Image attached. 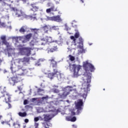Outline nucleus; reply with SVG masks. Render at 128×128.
<instances>
[{
  "label": "nucleus",
  "mask_w": 128,
  "mask_h": 128,
  "mask_svg": "<svg viewBox=\"0 0 128 128\" xmlns=\"http://www.w3.org/2000/svg\"><path fill=\"white\" fill-rule=\"evenodd\" d=\"M18 114V116H21L22 118H24V116H26V112H19Z\"/></svg>",
  "instance_id": "obj_22"
},
{
  "label": "nucleus",
  "mask_w": 128,
  "mask_h": 128,
  "mask_svg": "<svg viewBox=\"0 0 128 128\" xmlns=\"http://www.w3.org/2000/svg\"><path fill=\"white\" fill-rule=\"evenodd\" d=\"M6 24L4 22H0V28H6Z\"/></svg>",
  "instance_id": "obj_29"
},
{
  "label": "nucleus",
  "mask_w": 128,
  "mask_h": 128,
  "mask_svg": "<svg viewBox=\"0 0 128 128\" xmlns=\"http://www.w3.org/2000/svg\"><path fill=\"white\" fill-rule=\"evenodd\" d=\"M36 42H38V44H41V46H44L46 44H50L52 42H58V40H52V38L50 36H46L42 38H41L39 41L36 42V40H32L30 42V46H34L35 44H36Z\"/></svg>",
  "instance_id": "obj_2"
},
{
  "label": "nucleus",
  "mask_w": 128,
  "mask_h": 128,
  "mask_svg": "<svg viewBox=\"0 0 128 128\" xmlns=\"http://www.w3.org/2000/svg\"><path fill=\"white\" fill-rule=\"evenodd\" d=\"M53 20H54V22H62L60 16L58 15L57 16H53Z\"/></svg>",
  "instance_id": "obj_19"
},
{
  "label": "nucleus",
  "mask_w": 128,
  "mask_h": 128,
  "mask_svg": "<svg viewBox=\"0 0 128 128\" xmlns=\"http://www.w3.org/2000/svg\"><path fill=\"white\" fill-rule=\"evenodd\" d=\"M30 6H32V8H30V10H32V12H38V10H40V8L34 4H30Z\"/></svg>",
  "instance_id": "obj_16"
},
{
  "label": "nucleus",
  "mask_w": 128,
  "mask_h": 128,
  "mask_svg": "<svg viewBox=\"0 0 128 128\" xmlns=\"http://www.w3.org/2000/svg\"><path fill=\"white\" fill-rule=\"evenodd\" d=\"M22 0V2H26V0Z\"/></svg>",
  "instance_id": "obj_46"
},
{
  "label": "nucleus",
  "mask_w": 128,
  "mask_h": 128,
  "mask_svg": "<svg viewBox=\"0 0 128 128\" xmlns=\"http://www.w3.org/2000/svg\"><path fill=\"white\" fill-rule=\"evenodd\" d=\"M83 68L86 74H84L82 78L83 80H86V81H84V82L82 84L81 90H84V92H85V94H87L88 92L90 90L88 88H90V83L92 82V76L88 75V72H90V70L91 72H94L96 68H94V66L92 64L88 62V60H86L83 62Z\"/></svg>",
  "instance_id": "obj_1"
},
{
  "label": "nucleus",
  "mask_w": 128,
  "mask_h": 128,
  "mask_svg": "<svg viewBox=\"0 0 128 128\" xmlns=\"http://www.w3.org/2000/svg\"><path fill=\"white\" fill-rule=\"evenodd\" d=\"M53 92L55 94H58V92H60V90H58V89H56V88H54V89Z\"/></svg>",
  "instance_id": "obj_33"
},
{
  "label": "nucleus",
  "mask_w": 128,
  "mask_h": 128,
  "mask_svg": "<svg viewBox=\"0 0 128 128\" xmlns=\"http://www.w3.org/2000/svg\"><path fill=\"white\" fill-rule=\"evenodd\" d=\"M70 92H72V87L66 88L64 92L62 94L60 95L61 98H66L70 94Z\"/></svg>",
  "instance_id": "obj_8"
},
{
  "label": "nucleus",
  "mask_w": 128,
  "mask_h": 128,
  "mask_svg": "<svg viewBox=\"0 0 128 128\" xmlns=\"http://www.w3.org/2000/svg\"><path fill=\"white\" fill-rule=\"evenodd\" d=\"M42 2H44L46 0H47V2H50V0H42Z\"/></svg>",
  "instance_id": "obj_44"
},
{
  "label": "nucleus",
  "mask_w": 128,
  "mask_h": 128,
  "mask_svg": "<svg viewBox=\"0 0 128 128\" xmlns=\"http://www.w3.org/2000/svg\"><path fill=\"white\" fill-rule=\"evenodd\" d=\"M80 2H82V4H84V0H80Z\"/></svg>",
  "instance_id": "obj_48"
},
{
  "label": "nucleus",
  "mask_w": 128,
  "mask_h": 128,
  "mask_svg": "<svg viewBox=\"0 0 128 128\" xmlns=\"http://www.w3.org/2000/svg\"><path fill=\"white\" fill-rule=\"evenodd\" d=\"M41 100L42 102H44V100H48V96H43Z\"/></svg>",
  "instance_id": "obj_27"
},
{
  "label": "nucleus",
  "mask_w": 128,
  "mask_h": 128,
  "mask_svg": "<svg viewBox=\"0 0 128 128\" xmlns=\"http://www.w3.org/2000/svg\"><path fill=\"white\" fill-rule=\"evenodd\" d=\"M44 89H40V88H38V93L40 94V92H44Z\"/></svg>",
  "instance_id": "obj_36"
},
{
  "label": "nucleus",
  "mask_w": 128,
  "mask_h": 128,
  "mask_svg": "<svg viewBox=\"0 0 128 128\" xmlns=\"http://www.w3.org/2000/svg\"><path fill=\"white\" fill-rule=\"evenodd\" d=\"M70 38L73 40L74 46L79 44L78 48H82V47L80 44H82V46L84 44V39H82V38L80 37V32H76L74 36H70Z\"/></svg>",
  "instance_id": "obj_3"
},
{
  "label": "nucleus",
  "mask_w": 128,
  "mask_h": 128,
  "mask_svg": "<svg viewBox=\"0 0 128 128\" xmlns=\"http://www.w3.org/2000/svg\"><path fill=\"white\" fill-rule=\"evenodd\" d=\"M68 56L70 58V60H71V62H74V60H76V58H74V56H72L71 54H70Z\"/></svg>",
  "instance_id": "obj_26"
},
{
  "label": "nucleus",
  "mask_w": 128,
  "mask_h": 128,
  "mask_svg": "<svg viewBox=\"0 0 128 128\" xmlns=\"http://www.w3.org/2000/svg\"><path fill=\"white\" fill-rule=\"evenodd\" d=\"M17 60L18 64H22V62L23 64H28V62H30V58L24 57L22 58H19Z\"/></svg>",
  "instance_id": "obj_13"
},
{
  "label": "nucleus",
  "mask_w": 128,
  "mask_h": 128,
  "mask_svg": "<svg viewBox=\"0 0 128 128\" xmlns=\"http://www.w3.org/2000/svg\"><path fill=\"white\" fill-rule=\"evenodd\" d=\"M44 122H42V126L44 128H50V126H52V124L48 123L50 122V120H52V116L50 115L44 114Z\"/></svg>",
  "instance_id": "obj_5"
},
{
  "label": "nucleus",
  "mask_w": 128,
  "mask_h": 128,
  "mask_svg": "<svg viewBox=\"0 0 128 128\" xmlns=\"http://www.w3.org/2000/svg\"><path fill=\"white\" fill-rule=\"evenodd\" d=\"M50 9L51 10V11L52 12H56V10H56V8H54V6H52Z\"/></svg>",
  "instance_id": "obj_28"
},
{
  "label": "nucleus",
  "mask_w": 128,
  "mask_h": 128,
  "mask_svg": "<svg viewBox=\"0 0 128 128\" xmlns=\"http://www.w3.org/2000/svg\"><path fill=\"white\" fill-rule=\"evenodd\" d=\"M10 70H11L12 74H14V72H16V68L14 67V66H12H12L10 68Z\"/></svg>",
  "instance_id": "obj_25"
},
{
  "label": "nucleus",
  "mask_w": 128,
  "mask_h": 128,
  "mask_svg": "<svg viewBox=\"0 0 128 128\" xmlns=\"http://www.w3.org/2000/svg\"><path fill=\"white\" fill-rule=\"evenodd\" d=\"M2 0H0V2H2Z\"/></svg>",
  "instance_id": "obj_55"
},
{
  "label": "nucleus",
  "mask_w": 128,
  "mask_h": 128,
  "mask_svg": "<svg viewBox=\"0 0 128 128\" xmlns=\"http://www.w3.org/2000/svg\"><path fill=\"white\" fill-rule=\"evenodd\" d=\"M50 28V25H45L42 27V30L44 31V34H48V31Z\"/></svg>",
  "instance_id": "obj_17"
},
{
  "label": "nucleus",
  "mask_w": 128,
  "mask_h": 128,
  "mask_svg": "<svg viewBox=\"0 0 128 128\" xmlns=\"http://www.w3.org/2000/svg\"><path fill=\"white\" fill-rule=\"evenodd\" d=\"M32 33H30L29 34H28L26 36V38L28 40H30V38H32Z\"/></svg>",
  "instance_id": "obj_23"
},
{
  "label": "nucleus",
  "mask_w": 128,
  "mask_h": 128,
  "mask_svg": "<svg viewBox=\"0 0 128 128\" xmlns=\"http://www.w3.org/2000/svg\"><path fill=\"white\" fill-rule=\"evenodd\" d=\"M28 100H25L24 101V104L26 105V104H28Z\"/></svg>",
  "instance_id": "obj_38"
},
{
  "label": "nucleus",
  "mask_w": 128,
  "mask_h": 128,
  "mask_svg": "<svg viewBox=\"0 0 128 128\" xmlns=\"http://www.w3.org/2000/svg\"><path fill=\"white\" fill-rule=\"evenodd\" d=\"M12 10H13V12H16V16H18V18H20V16H22V12L20 10H18L15 8L12 7Z\"/></svg>",
  "instance_id": "obj_15"
},
{
  "label": "nucleus",
  "mask_w": 128,
  "mask_h": 128,
  "mask_svg": "<svg viewBox=\"0 0 128 128\" xmlns=\"http://www.w3.org/2000/svg\"><path fill=\"white\" fill-rule=\"evenodd\" d=\"M2 124H4V122H2Z\"/></svg>",
  "instance_id": "obj_50"
},
{
  "label": "nucleus",
  "mask_w": 128,
  "mask_h": 128,
  "mask_svg": "<svg viewBox=\"0 0 128 128\" xmlns=\"http://www.w3.org/2000/svg\"><path fill=\"white\" fill-rule=\"evenodd\" d=\"M52 2H48L47 4V6H52Z\"/></svg>",
  "instance_id": "obj_40"
},
{
  "label": "nucleus",
  "mask_w": 128,
  "mask_h": 128,
  "mask_svg": "<svg viewBox=\"0 0 128 128\" xmlns=\"http://www.w3.org/2000/svg\"><path fill=\"white\" fill-rule=\"evenodd\" d=\"M36 100H38V98H32V102H36Z\"/></svg>",
  "instance_id": "obj_41"
},
{
  "label": "nucleus",
  "mask_w": 128,
  "mask_h": 128,
  "mask_svg": "<svg viewBox=\"0 0 128 128\" xmlns=\"http://www.w3.org/2000/svg\"><path fill=\"white\" fill-rule=\"evenodd\" d=\"M36 126H38V123H36Z\"/></svg>",
  "instance_id": "obj_51"
},
{
  "label": "nucleus",
  "mask_w": 128,
  "mask_h": 128,
  "mask_svg": "<svg viewBox=\"0 0 128 128\" xmlns=\"http://www.w3.org/2000/svg\"><path fill=\"white\" fill-rule=\"evenodd\" d=\"M40 96H43L42 94H39Z\"/></svg>",
  "instance_id": "obj_52"
},
{
  "label": "nucleus",
  "mask_w": 128,
  "mask_h": 128,
  "mask_svg": "<svg viewBox=\"0 0 128 128\" xmlns=\"http://www.w3.org/2000/svg\"><path fill=\"white\" fill-rule=\"evenodd\" d=\"M40 86H42V84H40Z\"/></svg>",
  "instance_id": "obj_53"
},
{
  "label": "nucleus",
  "mask_w": 128,
  "mask_h": 128,
  "mask_svg": "<svg viewBox=\"0 0 128 128\" xmlns=\"http://www.w3.org/2000/svg\"><path fill=\"white\" fill-rule=\"evenodd\" d=\"M20 82V78L18 76H12L8 80V82L11 86H16V84Z\"/></svg>",
  "instance_id": "obj_7"
},
{
  "label": "nucleus",
  "mask_w": 128,
  "mask_h": 128,
  "mask_svg": "<svg viewBox=\"0 0 128 128\" xmlns=\"http://www.w3.org/2000/svg\"><path fill=\"white\" fill-rule=\"evenodd\" d=\"M18 90H20V86H18Z\"/></svg>",
  "instance_id": "obj_47"
},
{
  "label": "nucleus",
  "mask_w": 128,
  "mask_h": 128,
  "mask_svg": "<svg viewBox=\"0 0 128 128\" xmlns=\"http://www.w3.org/2000/svg\"><path fill=\"white\" fill-rule=\"evenodd\" d=\"M26 30H28V28L26 26H22L19 30L20 32H26Z\"/></svg>",
  "instance_id": "obj_20"
},
{
  "label": "nucleus",
  "mask_w": 128,
  "mask_h": 128,
  "mask_svg": "<svg viewBox=\"0 0 128 128\" xmlns=\"http://www.w3.org/2000/svg\"><path fill=\"white\" fill-rule=\"evenodd\" d=\"M38 120H40V118L38 117H35L34 118V122H38Z\"/></svg>",
  "instance_id": "obj_37"
},
{
  "label": "nucleus",
  "mask_w": 128,
  "mask_h": 128,
  "mask_svg": "<svg viewBox=\"0 0 128 128\" xmlns=\"http://www.w3.org/2000/svg\"><path fill=\"white\" fill-rule=\"evenodd\" d=\"M2 60L0 58V66L1 64H2Z\"/></svg>",
  "instance_id": "obj_45"
},
{
  "label": "nucleus",
  "mask_w": 128,
  "mask_h": 128,
  "mask_svg": "<svg viewBox=\"0 0 128 128\" xmlns=\"http://www.w3.org/2000/svg\"><path fill=\"white\" fill-rule=\"evenodd\" d=\"M32 50V48H19L20 54H26L27 56H30V52Z\"/></svg>",
  "instance_id": "obj_6"
},
{
  "label": "nucleus",
  "mask_w": 128,
  "mask_h": 128,
  "mask_svg": "<svg viewBox=\"0 0 128 128\" xmlns=\"http://www.w3.org/2000/svg\"><path fill=\"white\" fill-rule=\"evenodd\" d=\"M48 62H50V66H52L53 68H55L58 67V62L54 60V58H52V59L49 60Z\"/></svg>",
  "instance_id": "obj_14"
},
{
  "label": "nucleus",
  "mask_w": 128,
  "mask_h": 128,
  "mask_svg": "<svg viewBox=\"0 0 128 128\" xmlns=\"http://www.w3.org/2000/svg\"><path fill=\"white\" fill-rule=\"evenodd\" d=\"M70 69L71 72H73V76L74 78H78L80 74L78 72H80V70L82 66L80 65H76L75 64L70 65Z\"/></svg>",
  "instance_id": "obj_4"
},
{
  "label": "nucleus",
  "mask_w": 128,
  "mask_h": 128,
  "mask_svg": "<svg viewBox=\"0 0 128 128\" xmlns=\"http://www.w3.org/2000/svg\"><path fill=\"white\" fill-rule=\"evenodd\" d=\"M52 12V11L50 8H48V9L46 10V12L47 14H50V12Z\"/></svg>",
  "instance_id": "obj_35"
},
{
  "label": "nucleus",
  "mask_w": 128,
  "mask_h": 128,
  "mask_svg": "<svg viewBox=\"0 0 128 128\" xmlns=\"http://www.w3.org/2000/svg\"><path fill=\"white\" fill-rule=\"evenodd\" d=\"M10 94H6V96H5V100L6 104H8V108H12V104H10V102H12V100H10Z\"/></svg>",
  "instance_id": "obj_12"
},
{
  "label": "nucleus",
  "mask_w": 128,
  "mask_h": 128,
  "mask_svg": "<svg viewBox=\"0 0 128 128\" xmlns=\"http://www.w3.org/2000/svg\"><path fill=\"white\" fill-rule=\"evenodd\" d=\"M70 122H74L76 120V116H74L73 118L70 119Z\"/></svg>",
  "instance_id": "obj_30"
},
{
  "label": "nucleus",
  "mask_w": 128,
  "mask_h": 128,
  "mask_svg": "<svg viewBox=\"0 0 128 128\" xmlns=\"http://www.w3.org/2000/svg\"><path fill=\"white\" fill-rule=\"evenodd\" d=\"M53 74L56 76L58 80H60L62 78V73H60V71L58 70L56 68H53Z\"/></svg>",
  "instance_id": "obj_11"
},
{
  "label": "nucleus",
  "mask_w": 128,
  "mask_h": 128,
  "mask_svg": "<svg viewBox=\"0 0 128 128\" xmlns=\"http://www.w3.org/2000/svg\"><path fill=\"white\" fill-rule=\"evenodd\" d=\"M52 30H58V26H53L52 27Z\"/></svg>",
  "instance_id": "obj_32"
},
{
  "label": "nucleus",
  "mask_w": 128,
  "mask_h": 128,
  "mask_svg": "<svg viewBox=\"0 0 128 128\" xmlns=\"http://www.w3.org/2000/svg\"><path fill=\"white\" fill-rule=\"evenodd\" d=\"M47 20H54V16L52 17L48 16Z\"/></svg>",
  "instance_id": "obj_34"
},
{
  "label": "nucleus",
  "mask_w": 128,
  "mask_h": 128,
  "mask_svg": "<svg viewBox=\"0 0 128 128\" xmlns=\"http://www.w3.org/2000/svg\"><path fill=\"white\" fill-rule=\"evenodd\" d=\"M29 120L28 119L26 118L24 120V122H26V124H28V122Z\"/></svg>",
  "instance_id": "obj_42"
},
{
  "label": "nucleus",
  "mask_w": 128,
  "mask_h": 128,
  "mask_svg": "<svg viewBox=\"0 0 128 128\" xmlns=\"http://www.w3.org/2000/svg\"><path fill=\"white\" fill-rule=\"evenodd\" d=\"M58 49V46L56 44H54L53 48H52L50 49V50H48V52H56Z\"/></svg>",
  "instance_id": "obj_18"
},
{
  "label": "nucleus",
  "mask_w": 128,
  "mask_h": 128,
  "mask_svg": "<svg viewBox=\"0 0 128 128\" xmlns=\"http://www.w3.org/2000/svg\"><path fill=\"white\" fill-rule=\"evenodd\" d=\"M54 74H53V72L52 73H48V78H50L51 80H52L54 78Z\"/></svg>",
  "instance_id": "obj_21"
},
{
  "label": "nucleus",
  "mask_w": 128,
  "mask_h": 128,
  "mask_svg": "<svg viewBox=\"0 0 128 128\" xmlns=\"http://www.w3.org/2000/svg\"><path fill=\"white\" fill-rule=\"evenodd\" d=\"M31 32H34V34H38V31L40 30V29H36V28H31L30 29Z\"/></svg>",
  "instance_id": "obj_24"
},
{
  "label": "nucleus",
  "mask_w": 128,
  "mask_h": 128,
  "mask_svg": "<svg viewBox=\"0 0 128 128\" xmlns=\"http://www.w3.org/2000/svg\"><path fill=\"white\" fill-rule=\"evenodd\" d=\"M71 116H76V112L74 110L71 112Z\"/></svg>",
  "instance_id": "obj_39"
},
{
  "label": "nucleus",
  "mask_w": 128,
  "mask_h": 128,
  "mask_svg": "<svg viewBox=\"0 0 128 128\" xmlns=\"http://www.w3.org/2000/svg\"><path fill=\"white\" fill-rule=\"evenodd\" d=\"M82 94H84V93H82Z\"/></svg>",
  "instance_id": "obj_54"
},
{
  "label": "nucleus",
  "mask_w": 128,
  "mask_h": 128,
  "mask_svg": "<svg viewBox=\"0 0 128 128\" xmlns=\"http://www.w3.org/2000/svg\"><path fill=\"white\" fill-rule=\"evenodd\" d=\"M66 102L69 103L70 102V100H66Z\"/></svg>",
  "instance_id": "obj_49"
},
{
  "label": "nucleus",
  "mask_w": 128,
  "mask_h": 128,
  "mask_svg": "<svg viewBox=\"0 0 128 128\" xmlns=\"http://www.w3.org/2000/svg\"><path fill=\"white\" fill-rule=\"evenodd\" d=\"M65 30H66L67 32H68V30H70V27H68V25L65 24Z\"/></svg>",
  "instance_id": "obj_31"
},
{
  "label": "nucleus",
  "mask_w": 128,
  "mask_h": 128,
  "mask_svg": "<svg viewBox=\"0 0 128 128\" xmlns=\"http://www.w3.org/2000/svg\"><path fill=\"white\" fill-rule=\"evenodd\" d=\"M18 68H19V69H22V66H18Z\"/></svg>",
  "instance_id": "obj_43"
},
{
  "label": "nucleus",
  "mask_w": 128,
  "mask_h": 128,
  "mask_svg": "<svg viewBox=\"0 0 128 128\" xmlns=\"http://www.w3.org/2000/svg\"><path fill=\"white\" fill-rule=\"evenodd\" d=\"M2 42L4 44H5V46H6V48H7V50H12L11 48H10V43L8 42H6V36H2L0 38Z\"/></svg>",
  "instance_id": "obj_10"
},
{
  "label": "nucleus",
  "mask_w": 128,
  "mask_h": 128,
  "mask_svg": "<svg viewBox=\"0 0 128 128\" xmlns=\"http://www.w3.org/2000/svg\"><path fill=\"white\" fill-rule=\"evenodd\" d=\"M84 104V102H82V100H79L78 102L76 104V108L78 110L77 114H80V110H82V106Z\"/></svg>",
  "instance_id": "obj_9"
}]
</instances>
